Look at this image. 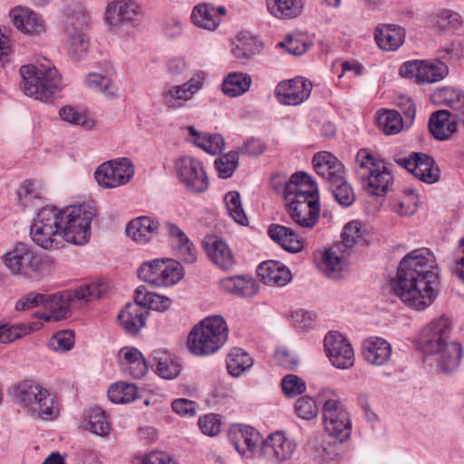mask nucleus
<instances>
[{"mask_svg": "<svg viewBox=\"0 0 464 464\" xmlns=\"http://www.w3.org/2000/svg\"><path fill=\"white\" fill-rule=\"evenodd\" d=\"M437 279L434 255L428 248H420L401 259L396 278L392 281V287L407 306L423 310L435 298L434 285Z\"/></svg>", "mask_w": 464, "mask_h": 464, "instance_id": "nucleus-1", "label": "nucleus"}, {"mask_svg": "<svg viewBox=\"0 0 464 464\" xmlns=\"http://www.w3.org/2000/svg\"><path fill=\"white\" fill-rule=\"evenodd\" d=\"M451 334V324L445 316L432 321L421 332L425 350L437 356L438 365L444 372L457 370L463 355L461 343L452 339Z\"/></svg>", "mask_w": 464, "mask_h": 464, "instance_id": "nucleus-2", "label": "nucleus"}, {"mask_svg": "<svg viewBox=\"0 0 464 464\" xmlns=\"http://www.w3.org/2000/svg\"><path fill=\"white\" fill-rule=\"evenodd\" d=\"M227 335L228 326L222 316H208L192 328L188 337V347L194 355H210L225 344Z\"/></svg>", "mask_w": 464, "mask_h": 464, "instance_id": "nucleus-3", "label": "nucleus"}, {"mask_svg": "<svg viewBox=\"0 0 464 464\" xmlns=\"http://www.w3.org/2000/svg\"><path fill=\"white\" fill-rule=\"evenodd\" d=\"M25 95L42 102H49L62 90V77L57 69L47 63L24 65L20 69Z\"/></svg>", "mask_w": 464, "mask_h": 464, "instance_id": "nucleus-4", "label": "nucleus"}, {"mask_svg": "<svg viewBox=\"0 0 464 464\" xmlns=\"http://www.w3.org/2000/svg\"><path fill=\"white\" fill-rule=\"evenodd\" d=\"M14 395L34 419L48 420L59 414L55 396L33 382L25 381L14 386Z\"/></svg>", "mask_w": 464, "mask_h": 464, "instance_id": "nucleus-5", "label": "nucleus"}, {"mask_svg": "<svg viewBox=\"0 0 464 464\" xmlns=\"http://www.w3.org/2000/svg\"><path fill=\"white\" fill-rule=\"evenodd\" d=\"M95 215V209L89 205L70 206L62 209L63 240L79 246L86 244L90 237L91 222Z\"/></svg>", "mask_w": 464, "mask_h": 464, "instance_id": "nucleus-6", "label": "nucleus"}, {"mask_svg": "<svg viewBox=\"0 0 464 464\" xmlns=\"http://www.w3.org/2000/svg\"><path fill=\"white\" fill-rule=\"evenodd\" d=\"M134 175V167L130 160L121 158L102 163L94 176L98 184L106 188H117L128 183Z\"/></svg>", "mask_w": 464, "mask_h": 464, "instance_id": "nucleus-7", "label": "nucleus"}, {"mask_svg": "<svg viewBox=\"0 0 464 464\" xmlns=\"http://www.w3.org/2000/svg\"><path fill=\"white\" fill-rule=\"evenodd\" d=\"M449 72L447 64L441 61L414 60L405 63L400 69L403 77L415 78L420 82L434 83L444 79Z\"/></svg>", "mask_w": 464, "mask_h": 464, "instance_id": "nucleus-8", "label": "nucleus"}, {"mask_svg": "<svg viewBox=\"0 0 464 464\" xmlns=\"http://www.w3.org/2000/svg\"><path fill=\"white\" fill-rule=\"evenodd\" d=\"M176 172L182 183L196 193L205 192L209 185L202 163L193 157H182L176 162Z\"/></svg>", "mask_w": 464, "mask_h": 464, "instance_id": "nucleus-9", "label": "nucleus"}, {"mask_svg": "<svg viewBox=\"0 0 464 464\" xmlns=\"http://www.w3.org/2000/svg\"><path fill=\"white\" fill-rule=\"evenodd\" d=\"M206 74L197 72L188 82L172 85L164 89L162 92L163 103L170 109H179L186 105L193 96L203 87Z\"/></svg>", "mask_w": 464, "mask_h": 464, "instance_id": "nucleus-10", "label": "nucleus"}, {"mask_svg": "<svg viewBox=\"0 0 464 464\" xmlns=\"http://www.w3.org/2000/svg\"><path fill=\"white\" fill-rule=\"evenodd\" d=\"M324 349L332 364L338 369H350L354 364V352L348 340L338 332L324 337Z\"/></svg>", "mask_w": 464, "mask_h": 464, "instance_id": "nucleus-11", "label": "nucleus"}, {"mask_svg": "<svg viewBox=\"0 0 464 464\" xmlns=\"http://www.w3.org/2000/svg\"><path fill=\"white\" fill-rule=\"evenodd\" d=\"M398 163L423 182L432 184L440 179V169L427 154L413 152L408 158L399 160Z\"/></svg>", "mask_w": 464, "mask_h": 464, "instance_id": "nucleus-12", "label": "nucleus"}, {"mask_svg": "<svg viewBox=\"0 0 464 464\" xmlns=\"http://www.w3.org/2000/svg\"><path fill=\"white\" fill-rule=\"evenodd\" d=\"M312 87L313 84L309 80L295 77L281 82L276 88V95L281 104L295 106L309 98Z\"/></svg>", "mask_w": 464, "mask_h": 464, "instance_id": "nucleus-13", "label": "nucleus"}, {"mask_svg": "<svg viewBox=\"0 0 464 464\" xmlns=\"http://www.w3.org/2000/svg\"><path fill=\"white\" fill-rule=\"evenodd\" d=\"M285 198L286 202L319 200L317 185L307 173L296 172L285 186Z\"/></svg>", "mask_w": 464, "mask_h": 464, "instance_id": "nucleus-14", "label": "nucleus"}, {"mask_svg": "<svg viewBox=\"0 0 464 464\" xmlns=\"http://www.w3.org/2000/svg\"><path fill=\"white\" fill-rule=\"evenodd\" d=\"M14 27L29 36H39L45 32V24L39 14L25 6H15L9 13Z\"/></svg>", "mask_w": 464, "mask_h": 464, "instance_id": "nucleus-15", "label": "nucleus"}, {"mask_svg": "<svg viewBox=\"0 0 464 464\" xmlns=\"http://www.w3.org/2000/svg\"><path fill=\"white\" fill-rule=\"evenodd\" d=\"M3 261L14 275H27L35 268V256L29 245L17 243L3 256Z\"/></svg>", "mask_w": 464, "mask_h": 464, "instance_id": "nucleus-16", "label": "nucleus"}, {"mask_svg": "<svg viewBox=\"0 0 464 464\" xmlns=\"http://www.w3.org/2000/svg\"><path fill=\"white\" fill-rule=\"evenodd\" d=\"M287 213L296 226L301 228H312L317 223L320 213L319 200L286 202Z\"/></svg>", "mask_w": 464, "mask_h": 464, "instance_id": "nucleus-17", "label": "nucleus"}, {"mask_svg": "<svg viewBox=\"0 0 464 464\" xmlns=\"http://www.w3.org/2000/svg\"><path fill=\"white\" fill-rule=\"evenodd\" d=\"M165 229L169 243L176 251L177 256L187 264L197 261V250L187 234L175 223L166 222Z\"/></svg>", "mask_w": 464, "mask_h": 464, "instance_id": "nucleus-18", "label": "nucleus"}, {"mask_svg": "<svg viewBox=\"0 0 464 464\" xmlns=\"http://www.w3.org/2000/svg\"><path fill=\"white\" fill-rule=\"evenodd\" d=\"M312 162L316 173L333 185L344 177L343 164L328 151L316 153Z\"/></svg>", "mask_w": 464, "mask_h": 464, "instance_id": "nucleus-19", "label": "nucleus"}, {"mask_svg": "<svg viewBox=\"0 0 464 464\" xmlns=\"http://www.w3.org/2000/svg\"><path fill=\"white\" fill-rule=\"evenodd\" d=\"M323 421L328 434L339 441H344L350 437L351 420L343 407L323 413Z\"/></svg>", "mask_w": 464, "mask_h": 464, "instance_id": "nucleus-20", "label": "nucleus"}, {"mask_svg": "<svg viewBox=\"0 0 464 464\" xmlns=\"http://www.w3.org/2000/svg\"><path fill=\"white\" fill-rule=\"evenodd\" d=\"M64 34L69 53L80 59L89 48V39L83 30L82 16H76L66 24Z\"/></svg>", "mask_w": 464, "mask_h": 464, "instance_id": "nucleus-21", "label": "nucleus"}, {"mask_svg": "<svg viewBox=\"0 0 464 464\" xmlns=\"http://www.w3.org/2000/svg\"><path fill=\"white\" fill-rule=\"evenodd\" d=\"M294 450V443L285 439L282 432L271 434L261 445L262 454L266 459L276 461H285L290 459Z\"/></svg>", "mask_w": 464, "mask_h": 464, "instance_id": "nucleus-22", "label": "nucleus"}, {"mask_svg": "<svg viewBox=\"0 0 464 464\" xmlns=\"http://www.w3.org/2000/svg\"><path fill=\"white\" fill-rule=\"evenodd\" d=\"M203 245L208 257L217 266L224 270L233 267L235 257L225 241L218 237H208Z\"/></svg>", "mask_w": 464, "mask_h": 464, "instance_id": "nucleus-23", "label": "nucleus"}, {"mask_svg": "<svg viewBox=\"0 0 464 464\" xmlns=\"http://www.w3.org/2000/svg\"><path fill=\"white\" fill-rule=\"evenodd\" d=\"M224 6L216 7L212 4H198L194 6L191 13L193 24L200 28L213 31L220 24V17L226 14Z\"/></svg>", "mask_w": 464, "mask_h": 464, "instance_id": "nucleus-24", "label": "nucleus"}, {"mask_svg": "<svg viewBox=\"0 0 464 464\" xmlns=\"http://www.w3.org/2000/svg\"><path fill=\"white\" fill-rule=\"evenodd\" d=\"M405 30L396 24H382L374 31V40L385 52L397 51L405 42Z\"/></svg>", "mask_w": 464, "mask_h": 464, "instance_id": "nucleus-25", "label": "nucleus"}, {"mask_svg": "<svg viewBox=\"0 0 464 464\" xmlns=\"http://www.w3.org/2000/svg\"><path fill=\"white\" fill-rule=\"evenodd\" d=\"M430 134L438 140H447L457 131L455 113L447 110L433 112L429 121Z\"/></svg>", "mask_w": 464, "mask_h": 464, "instance_id": "nucleus-26", "label": "nucleus"}, {"mask_svg": "<svg viewBox=\"0 0 464 464\" xmlns=\"http://www.w3.org/2000/svg\"><path fill=\"white\" fill-rule=\"evenodd\" d=\"M148 314V310L135 300L134 304H127L119 313L118 321L127 334H136L145 325Z\"/></svg>", "mask_w": 464, "mask_h": 464, "instance_id": "nucleus-27", "label": "nucleus"}, {"mask_svg": "<svg viewBox=\"0 0 464 464\" xmlns=\"http://www.w3.org/2000/svg\"><path fill=\"white\" fill-rule=\"evenodd\" d=\"M257 273L264 284L270 286H285L292 278L290 270L284 264L274 260L263 262Z\"/></svg>", "mask_w": 464, "mask_h": 464, "instance_id": "nucleus-28", "label": "nucleus"}, {"mask_svg": "<svg viewBox=\"0 0 464 464\" xmlns=\"http://www.w3.org/2000/svg\"><path fill=\"white\" fill-rule=\"evenodd\" d=\"M139 13V6L133 0H114L106 8V20L111 27L131 21Z\"/></svg>", "mask_w": 464, "mask_h": 464, "instance_id": "nucleus-29", "label": "nucleus"}, {"mask_svg": "<svg viewBox=\"0 0 464 464\" xmlns=\"http://www.w3.org/2000/svg\"><path fill=\"white\" fill-rule=\"evenodd\" d=\"M160 224L147 216L133 218L126 227V234L140 244H146L159 233Z\"/></svg>", "mask_w": 464, "mask_h": 464, "instance_id": "nucleus-30", "label": "nucleus"}, {"mask_svg": "<svg viewBox=\"0 0 464 464\" xmlns=\"http://www.w3.org/2000/svg\"><path fill=\"white\" fill-rule=\"evenodd\" d=\"M267 232L275 242L290 253H298L304 247L302 237L291 227L273 224L268 227Z\"/></svg>", "mask_w": 464, "mask_h": 464, "instance_id": "nucleus-31", "label": "nucleus"}, {"mask_svg": "<svg viewBox=\"0 0 464 464\" xmlns=\"http://www.w3.org/2000/svg\"><path fill=\"white\" fill-rule=\"evenodd\" d=\"M363 356L371 364L383 365L391 359L392 346L382 338H368L363 342Z\"/></svg>", "mask_w": 464, "mask_h": 464, "instance_id": "nucleus-32", "label": "nucleus"}, {"mask_svg": "<svg viewBox=\"0 0 464 464\" xmlns=\"http://www.w3.org/2000/svg\"><path fill=\"white\" fill-rule=\"evenodd\" d=\"M229 440L239 454L246 455L256 447L259 433L249 426H237L230 430Z\"/></svg>", "mask_w": 464, "mask_h": 464, "instance_id": "nucleus-33", "label": "nucleus"}, {"mask_svg": "<svg viewBox=\"0 0 464 464\" xmlns=\"http://www.w3.org/2000/svg\"><path fill=\"white\" fill-rule=\"evenodd\" d=\"M341 254H346V250L342 249V246H334L324 253L318 263V268L325 276L336 280L342 277L345 262Z\"/></svg>", "mask_w": 464, "mask_h": 464, "instance_id": "nucleus-34", "label": "nucleus"}, {"mask_svg": "<svg viewBox=\"0 0 464 464\" xmlns=\"http://www.w3.org/2000/svg\"><path fill=\"white\" fill-rule=\"evenodd\" d=\"M150 362L155 372L163 379H174L180 372V365L166 350L157 349L153 351Z\"/></svg>", "mask_w": 464, "mask_h": 464, "instance_id": "nucleus-35", "label": "nucleus"}, {"mask_svg": "<svg viewBox=\"0 0 464 464\" xmlns=\"http://www.w3.org/2000/svg\"><path fill=\"white\" fill-rule=\"evenodd\" d=\"M220 287L238 297H250L258 292L257 283L251 277L230 276L220 281Z\"/></svg>", "mask_w": 464, "mask_h": 464, "instance_id": "nucleus-36", "label": "nucleus"}, {"mask_svg": "<svg viewBox=\"0 0 464 464\" xmlns=\"http://www.w3.org/2000/svg\"><path fill=\"white\" fill-rule=\"evenodd\" d=\"M393 178L391 171L382 164L378 170L370 174L369 178L362 181V184L370 195L382 196L389 190Z\"/></svg>", "mask_w": 464, "mask_h": 464, "instance_id": "nucleus-37", "label": "nucleus"}, {"mask_svg": "<svg viewBox=\"0 0 464 464\" xmlns=\"http://www.w3.org/2000/svg\"><path fill=\"white\" fill-rule=\"evenodd\" d=\"M68 301L69 298H64L62 295H46L43 306L47 312L43 313L41 318L46 322H56L66 318L70 314Z\"/></svg>", "mask_w": 464, "mask_h": 464, "instance_id": "nucleus-38", "label": "nucleus"}, {"mask_svg": "<svg viewBox=\"0 0 464 464\" xmlns=\"http://www.w3.org/2000/svg\"><path fill=\"white\" fill-rule=\"evenodd\" d=\"M61 210L55 208L45 207L38 213L31 225L30 228H34L36 232L42 233L44 230L61 232Z\"/></svg>", "mask_w": 464, "mask_h": 464, "instance_id": "nucleus-39", "label": "nucleus"}, {"mask_svg": "<svg viewBox=\"0 0 464 464\" xmlns=\"http://www.w3.org/2000/svg\"><path fill=\"white\" fill-rule=\"evenodd\" d=\"M188 130L193 137V143L206 152L216 155L223 150L225 142L220 134H202L192 126Z\"/></svg>", "mask_w": 464, "mask_h": 464, "instance_id": "nucleus-40", "label": "nucleus"}, {"mask_svg": "<svg viewBox=\"0 0 464 464\" xmlns=\"http://www.w3.org/2000/svg\"><path fill=\"white\" fill-rule=\"evenodd\" d=\"M382 162L376 159L374 155L367 149H361L355 157V172L357 177L362 182L370 174L378 170Z\"/></svg>", "mask_w": 464, "mask_h": 464, "instance_id": "nucleus-41", "label": "nucleus"}, {"mask_svg": "<svg viewBox=\"0 0 464 464\" xmlns=\"http://www.w3.org/2000/svg\"><path fill=\"white\" fill-rule=\"evenodd\" d=\"M266 5L277 18H293L301 14L303 0H266Z\"/></svg>", "mask_w": 464, "mask_h": 464, "instance_id": "nucleus-42", "label": "nucleus"}, {"mask_svg": "<svg viewBox=\"0 0 464 464\" xmlns=\"http://www.w3.org/2000/svg\"><path fill=\"white\" fill-rule=\"evenodd\" d=\"M253 365L252 358L242 349L234 348L227 356V368L234 377H239Z\"/></svg>", "mask_w": 464, "mask_h": 464, "instance_id": "nucleus-43", "label": "nucleus"}, {"mask_svg": "<svg viewBox=\"0 0 464 464\" xmlns=\"http://www.w3.org/2000/svg\"><path fill=\"white\" fill-rule=\"evenodd\" d=\"M251 77L246 73L233 72L228 74L223 83L222 91L230 97L245 93L250 87Z\"/></svg>", "mask_w": 464, "mask_h": 464, "instance_id": "nucleus-44", "label": "nucleus"}, {"mask_svg": "<svg viewBox=\"0 0 464 464\" xmlns=\"http://www.w3.org/2000/svg\"><path fill=\"white\" fill-rule=\"evenodd\" d=\"M162 269L157 277L156 286H171L179 282L184 276L183 267L180 263L173 259H166L165 264L160 265Z\"/></svg>", "mask_w": 464, "mask_h": 464, "instance_id": "nucleus-45", "label": "nucleus"}, {"mask_svg": "<svg viewBox=\"0 0 464 464\" xmlns=\"http://www.w3.org/2000/svg\"><path fill=\"white\" fill-rule=\"evenodd\" d=\"M138 397V388L131 383L117 382L108 390V398L114 403H126Z\"/></svg>", "mask_w": 464, "mask_h": 464, "instance_id": "nucleus-46", "label": "nucleus"}, {"mask_svg": "<svg viewBox=\"0 0 464 464\" xmlns=\"http://www.w3.org/2000/svg\"><path fill=\"white\" fill-rule=\"evenodd\" d=\"M32 240L42 248L52 251L63 246V240L61 232L46 231L42 233L30 228Z\"/></svg>", "mask_w": 464, "mask_h": 464, "instance_id": "nucleus-47", "label": "nucleus"}, {"mask_svg": "<svg viewBox=\"0 0 464 464\" xmlns=\"http://www.w3.org/2000/svg\"><path fill=\"white\" fill-rule=\"evenodd\" d=\"M136 301L145 310L147 308L149 310H155L159 312L166 311L171 304L170 299L168 297L152 292H146L143 294L140 289L137 290Z\"/></svg>", "mask_w": 464, "mask_h": 464, "instance_id": "nucleus-48", "label": "nucleus"}, {"mask_svg": "<svg viewBox=\"0 0 464 464\" xmlns=\"http://www.w3.org/2000/svg\"><path fill=\"white\" fill-rule=\"evenodd\" d=\"M228 215L239 225H248V218L242 207L241 198L238 192L229 191L224 198Z\"/></svg>", "mask_w": 464, "mask_h": 464, "instance_id": "nucleus-49", "label": "nucleus"}, {"mask_svg": "<svg viewBox=\"0 0 464 464\" xmlns=\"http://www.w3.org/2000/svg\"><path fill=\"white\" fill-rule=\"evenodd\" d=\"M376 121L379 128L385 134H396L402 129L401 116L393 110H387L379 113Z\"/></svg>", "mask_w": 464, "mask_h": 464, "instance_id": "nucleus-50", "label": "nucleus"}, {"mask_svg": "<svg viewBox=\"0 0 464 464\" xmlns=\"http://www.w3.org/2000/svg\"><path fill=\"white\" fill-rule=\"evenodd\" d=\"M435 96L440 99L442 104L448 105L454 113H458L464 109V92L450 87H444L439 90Z\"/></svg>", "mask_w": 464, "mask_h": 464, "instance_id": "nucleus-51", "label": "nucleus"}, {"mask_svg": "<svg viewBox=\"0 0 464 464\" xmlns=\"http://www.w3.org/2000/svg\"><path fill=\"white\" fill-rule=\"evenodd\" d=\"M433 25L440 30L455 28L461 23L460 15L450 9H442L430 15Z\"/></svg>", "mask_w": 464, "mask_h": 464, "instance_id": "nucleus-52", "label": "nucleus"}, {"mask_svg": "<svg viewBox=\"0 0 464 464\" xmlns=\"http://www.w3.org/2000/svg\"><path fill=\"white\" fill-rule=\"evenodd\" d=\"M88 429L94 434L104 436L110 431V424L107 420L104 411L101 408H93L90 410L88 416Z\"/></svg>", "mask_w": 464, "mask_h": 464, "instance_id": "nucleus-53", "label": "nucleus"}, {"mask_svg": "<svg viewBox=\"0 0 464 464\" xmlns=\"http://www.w3.org/2000/svg\"><path fill=\"white\" fill-rule=\"evenodd\" d=\"M218 175L222 179H227L232 176L238 165V152L229 151L215 160Z\"/></svg>", "mask_w": 464, "mask_h": 464, "instance_id": "nucleus-54", "label": "nucleus"}, {"mask_svg": "<svg viewBox=\"0 0 464 464\" xmlns=\"http://www.w3.org/2000/svg\"><path fill=\"white\" fill-rule=\"evenodd\" d=\"M107 289L108 287L104 283L96 282L78 287L74 291V296L77 299L91 302L102 297L106 293Z\"/></svg>", "mask_w": 464, "mask_h": 464, "instance_id": "nucleus-55", "label": "nucleus"}, {"mask_svg": "<svg viewBox=\"0 0 464 464\" xmlns=\"http://www.w3.org/2000/svg\"><path fill=\"white\" fill-rule=\"evenodd\" d=\"M331 189L336 201L343 207L351 206L355 200L352 187L346 182L344 177L339 183L331 184Z\"/></svg>", "mask_w": 464, "mask_h": 464, "instance_id": "nucleus-56", "label": "nucleus"}, {"mask_svg": "<svg viewBox=\"0 0 464 464\" xmlns=\"http://www.w3.org/2000/svg\"><path fill=\"white\" fill-rule=\"evenodd\" d=\"M85 83L89 88L97 92H101L108 97L115 96V91L111 90V81L102 74L96 72L89 73L86 76Z\"/></svg>", "mask_w": 464, "mask_h": 464, "instance_id": "nucleus-57", "label": "nucleus"}, {"mask_svg": "<svg viewBox=\"0 0 464 464\" xmlns=\"http://www.w3.org/2000/svg\"><path fill=\"white\" fill-rule=\"evenodd\" d=\"M418 206V195L412 190H406L405 193L398 198L395 210L401 216H411L417 211Z\"/></svg>", "mask_w": 464, "mask_h": 464, "instance_id": "nucleus-58", "label": "nucleus"}, {"mask_svg": "<svg viewBox=\"0 0 464 464\" xmlns=\"http://www.w3.org/2000/svg\"><path fill=\"white\" fill-rule=\"evenodd\" d=\"M165 260L155 259L151 262L143 263L138 270L139 277L152 285H156L157 277L160 276V271L162 269L160 265L165 264Z\"/></svg>", "mask_w": 464, "mask_h": 464, "instance_id": "nucleus-59", "label": "nucleus"}, {"mask_svg": "<svg viewBox=\"0 0 464 464\" xmlns=\"http://www.w3.org/2000/svg\"><path fill=\"white\" fill-rule=\"evenodd\" d=\"M362 237L361 224L356 221L348 223L343 232V241L335 246H342V249L346 250V254L357 243Z\"/></svg>", "mask_w": 464, "mask_h": 464, "instance_id": "nucleus-60", "label": "nucleus"}, {"mask_svg": "<svg viewBox=\"0 0 464 464\" xmlns=\"http://www.w3.org/2000/svg\"><path fill=\"white\" fill-rule=\"evenodd\" d=\"M310 44L306 42L304 36H295L289 34L285 40L276 44V47L285 48V51L293 55H302L308 50Z\"/></svg>", "mask_w": 464, "mask_h": 464, "instance_id": "nucleus-61", "label": "nucleus"}, {"mask_svg": "<svg viewBox=\"0 0 464 464\" xmlns=\"http://www.w3.org/2000/svg\"><path fill=\"white\" fill-rule=\"evenodd\" d=\"M295 410L299 418L308 420L318 414L317 403L311 396L300 397L295 404Z\"/></svg>", "mask_w": 464, "mask_h": 464, "instance_id": "nucleus-62", "label": "nucleus"}, {"mask_svg": "<svg viewBox=\"0 0 464 464\" xmlns=\"http://www.w3.org/2000/svg\"><path fill=\"white\" fill-rule=\"evenodd\" d=\"M282 391L287 397H295L302 394L306 390L305 382L299 376L288 374L282 379Z\"/></svg>", "mask_w": 464, "mask_h": 464, "instance_id": "nucleus-63", "label": "nucleus"}, {"mask_svg": "<svg viewBox=\"0 0 464 464\" xmlns=\"http://www.w3.org/2000/svg\"><path fill=\"white\" fill-rule=\"evenodd\" d=\"M317 402L322 405V413L343 407L339 395L330 388H323L318 392Z\"/></svg>", "mask_w": 464, "mask_h": 464, "instance_id": "nucleus-64", "label": "nucleus"}]
</instances>
